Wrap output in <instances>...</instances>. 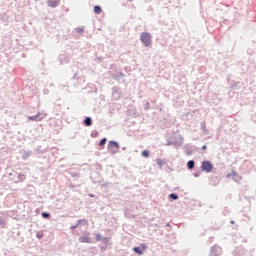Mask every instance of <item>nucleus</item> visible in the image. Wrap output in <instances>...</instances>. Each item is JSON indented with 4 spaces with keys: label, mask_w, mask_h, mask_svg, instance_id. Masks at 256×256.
Segmentation results:
<instances>
[{
    "label": "nucleus",
    "mask_w": 256,
    "mask_h": 256,
    "mask_svg": "<svg viewBox=\"0 0 256 256\" xmlns=\"http://www.w3.org/2000/svg\"><path fill=\"white\" fill-rule=\"evenodd\" d=\"M93 11L96 15H100L102 13V8L98 5L94 6Z\"/></svg>",
    "instance_id": "nucleus-7"
},
{
    "label": "nucleus",
    "mask_w": 256,
    "mask_h": 256,
    "mask_svg": "<svg viewBox=\"0 0 256 256\" xmlns=\"http://www.w3.org/2000/svg\"><path fill=\"white\" fill-rule=\"evenodd\" d=\"M169 197H170V199H174V201L178 199V195H176L174 193L169 194Z\"/></svg>",
    "instance_id": "nucleus-15"
},
{
    "label": "nucleus",
    "mask_w": 256,
    "mask_h": 256,
    "mask_svg": "<svg viewBox=\"0 0 256 256\" xmlns=\"http://www.w3.org/2000/svg\"><path fill=\"white\" fill-rule=\"evenodd\" d=\"M42 217H44V218H49V217H50V214L43 212V213H42Z\"/></svg>",
    "instance_id": "nucleus-17"
},
{
    "label": "nucleus",
    "mask_w": 256,
    "mask_h": 256,
    "mask_svg": "<svg viewBox=\"0 0 256 256\" xmlns=\"http://www.w3.org/2000/svg\"><path fill=\"white\" fill-rule=\"evenodd\" d=\"M79 242L80 243H85V244H91V238L89 236H81L79 237Z\"/></svg>",
    "instance_id": "nucleus-5"
},
{
    "label": "nucleus",
    "mask_w": 256,
    "mask_h": 256,
    "mask_svg": "<svg viewBox=\"0 0 256 256\" xmlns=\"http://www.w3.org/2000/svg\"><path fill=\"white\" fill-rule=\"evenodd\" d=\"M213 164L209 161L202 162L201 170L207 173H211L213 171Z\"/></svg>",
    "instance_id": "nucleus-2"
},
{
    "label": "nucleus",
    "mask_w": 256,
    "mask_h": 256,
    "mask_svg": "<svg viewBox=\"0 0 256 256\" xmlns=\"http://www.w3.org/2000/svg\"><path fill=\"white\" fill-rule=\"evenodd\" d=\"M156 162L159 167H162L164 165V161L161 159H157Z\"/></svg>",
    "instance_id": "nucleus-13"
},
{
    "label": "nucleus",
    "mask_w": 256,
    "mask_h": 256,
    "mask_svg": "<svg viewBox=\"0 0 256 256\" xmlns=\"http://www.w3.org/2000/svg\"><path fill=\"white\" fill-rule=\"evenodd\" d=\"M36 237H37L38 239H42V238L44 237L43 231H38V232L36 233Z\"/></svg>",
    "instance_id": "nucleus-10"
},
{
    "label": "nucleus",
    "mask_w": 256,
    "mask_h": 256,
    "mask_svg": "<svg viewBox=\"0 0 256 256\" xmlns=\"http://www.w3.org/2000/svg\"><path fill=\"white\" fill-rule=\"evenodd\" d=\"M44 119V116H41V114H36L34 116H29L28 120L30 121H42Z\"/></svg>",
    "instance_id": "nucleus-4"
},
{
    "label": "nucleus",
    "mask_w": 256,
    "mask_h": 256,
    "mask_svg": "<svg viewBox=\"0 0 256 256\" xmlns=\"http://www.w3.org/2000/svg\"><path fill=\"white\" fill-rule=\"evenodd\" d=\"M84 124H85L87 127L92 126V124H93L92 118L87 117V118L84 120Z\"/></svg>",
    "instance_id": "nucleus-8"
},
{
    "label": "nucleus",
    "mask_w": 256,
    "mask_h": 256,
    "mask_svg": "<svg viewBox=\"0 0 256 256\" xmlns=\"http://www.w3.org/2000/svg\"><path fill=\"white\" fill-rule=\"evenodd\" d=\"M107 143V139L106 138H103L102 140H100L99 142V146H103Z\"/></svg>",
    "instance_id": "nucleus-14"
},
{
    "label": "nucleus",
    "mask_w": 256,
    "mask_h": 256,
    "mask_svg": "<svg viewBox=\"0 0 256 256\" xmlns=\"http://www.w3.org/2000/svg\"><path fill=\"white\" fill-rule=\"evenodd\" d=\"M133 251H134L136 254L140 255V256L143 254V251L140 250L139 247H134V248H133Z\"/></svg>",
    "instance_id": "nucleus-9"
},
{
    "label": "nucleus",
    "mask_w": 256,
    "mask_h": 256,
    "mask_svg": "<svg viewBox=\"0 0 256 256\" xmlns=\"http://www.w3.org/2000/svg\"><path fill=\"white\" fill-rule=\"evenodd\" d=\"M140 40L145 47H149L152 43V36L150 33L144 32L140 35Z\"/></svg>",
    "instance_id": "nucleus-1"
},
{
    "label": "nucleus",
    "mask_w": 256,
    "mask_h": 256,
    "mask_svg": "<svg viewBox=\"0 0 256 256\" xmlns=\"http://www.w3.org/2000/svg\"><path fill=\"white\" fill-rule=\"evenodd\" d=\"M104 241H108V238H104Z\"/></svg>",
    "instance_id": "nucleus-21"
},
{
    "label": "nucleus",
    "mask_w": 256,
    "mask_h": 256,
    "mask_svg": "<svg viewBox=\"0 0 256 256\" xmlns=\"http://www.w3.org/2000/svg\"><path fill=\"white\" fill-rule=\"evenodd\" d=\"M102 240V235L101 234H96V241L99 242Z\"/></svg>",
    "instance_id": "nucleus-16"
},
{
    "label": "nucleus",
    "mask_w": 256,
    "mask_h": 256,
    "mask_svg": "<svg viewBox=\"0 0 256 256\" xmlns=\"http://www.w3.org/2000/svg\"><path fill=\"white\" fill-rule=\"evenodd\" d=\"M202 149H203V150L207 149V145H204V146L202 147Z\"/></svg>",
    "instance_id": "nucleus-19"
},
{
    "label": "nucleus",
    "mask_w": 256,
    "mask_h": 256,
    "mask_svg": "<svg viewBox=\"0 0 256 256\" xmlns=\"http://www.w3.org/2000/svg\"><path fill=\"white\" fill-rule=\"evenodd\" d=\"M142 156H144L145 158H148L150 156V152L148 150H144L142 151Z\"/></svg>",
    "instance_id": "nucleus-11"
},
{
    "label": "nucleus",
    "mask_w": 256,
    "mask_h": 256,
    "mask_svg": "<svg viewBox=\"0 0 256 256\" xmlns=\"http://www.w3.org/2000/svg\"><path fill=\"white\" fill-rule=\"evenodd\" d=\"M19 178L25 179V175L24 174H19Z\"/></svg>",
    "instance_id": "nucleus-18"
},
{
    "label": "nucleus",
    "mask_w": 256,
    "mask_h": 256,
    "mask_svg": "<svg viewBox=\"0 0 256 256\" xmlns=\"http://www.w3.org/2000/svg\"><path fill=\"white\" fill-rule=\"evenodd\" d=\"M60 0H48V6L55 8L58 6Z\"/></svg>",
    "instance_id": "nucleus-6"
},
{
    "label": "nucleus",
    "mask_w": 256,
    "mask_h": 256,
    "mask_svg": "<svg viewBox=\"0 0 256 256\" xmlns=\"http://www.w3.org/2000/svg\"><path fill=\"white\" fill-rule=\"evenodd\" d=\"M0 225H4V222H3V221H0Z\"/></svg>",
    "instance_id": "nucleus-20"
},
{
    "label": "nucleus",
    "mask_w": 256,
    "mask_h": 256,
    "mask_svg": "<svg viewBox=\"0 0 256 256\" xmlns=\"http://www.w3.org/2000/svg\"><path fill=\"white\" fill-rule=\"evenodd\" d=\"M114 149L118 150L119 144L117 142L110 141L108 144V150L113 151Z\"/></svg>",
    "instance_id": "nucleus-3"
},
{
    "label": "nucleus",
    "mask_w": 256,
    "mask_h": 256,
    "mask_svg": "<svg viewBox=\"0 0 256 256\" xmlns=\"http://www.w3.org/2000/svg\"><path fill=\"white\" fill-rule=\"evenodd\" d=\"M194 161H189L188 163H187V166H188V168L189 169H193L194 168Z\"/></svg>",
    "instance_id": "nucleus-12"
}]
</instances>
